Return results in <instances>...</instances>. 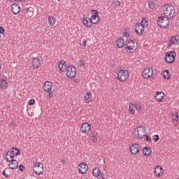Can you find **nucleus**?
I'll return each instance as SVG.
<instances>
[{
	"mask_svg": "<svg viewBox=\"0 0 179 179\" xmlns=\"http://www.w3.org/2000/svg\"><path fill=\"white\" fill-rule=\"evenodd\" d=\"M163 15L165 17H174L176 15V8L171 5H164L163 6Z\"/></svg>",
	"mask_w": 179,
	"mask_h": 179,
	"instance_id": "f257e3e1",
	"label": "nucleus"
},
{
	"mask_svg": "<svg viewBox=\"0 0 179 179\" xmlns=\"http://www.w3.org/2000/svg\"><path fill=\"white\" fill-rule=\"evenodd\" d=\"M127 41H128V43H126V48L125 50L127 52H134V51H136V48H138V43L134 40H128V38L127 39Z\"/></svg>",
	"mask_w": 179,
	"mask_h": 179,
	"instance_id": "f03ea898",
	"label": "nucleus"
},
{
	"mask_svg": "<svg viewBox=\"0 0 179 179\" xmlns=\"http://www.w3.org/2000/svg\"><path fill=\"white\" fill-rule=\"evenodd\" d=\"M157 23L161 29H166L170 24V20H169L168 17L161 16L157 19Z\"/></svg>",
	"mask_w": 179,
	"mask_h": 179,
	"instance_id": "7ed1b4c3",
	"label": "nucleus"
},
{
	"mask_svg": "<svg viewBox=\"0 0 179 179\" xmlns=\"http://www.w3.org/2000/svg\"><path fill=\"white\" fill-rule=\"evenodd\" d=\"M138 128H140V129ZM138 128L135 129L134 135L138 139H142L143 137L146 136V129H145L143 126H139Z\"/></svg>",
	"mask_w": 179,
	"mask_h": 179,
	"instance_id": "20e7f679",
	"label": "nucleus"
},
{
	"mask_svg": "<svg viewBox=\"0 0 179 179\" xmlns=\"http://www.w3.org/2000/svg\"><path fill=\"white\" fill-rule=\"evenodd\" d=\"M129 78V72L127 70L122 69L117 73V79L120 82H125Z\"/></svg>",
	"mask_w": 179,
	"mask_h": 179,
	"instance_id": "39448f33",
	"label": "nucleus"
},
{
	"mask_svg": "<svg viewBox=\"0 0 179 179\" xmlns=\"http://www.w3.org/2000/svg\"><path fill=\"white\" fill-rule=\"evenodd\" d=\"M176 52H168L165 55V61L167 64H173L176 61Z\"/></svg>",
	"mask_w": 179,
	"mask_h": 179,
	"instance_id": "423d86ee",
	"label": "nucleus"
},
{
	"mask_svg": "<svg viewBox=\"0 0 179 179\" xmlns=\"http://www.w3.org/2000/svg\"><path fill=\"white\" fill-rule=\"evenodd\" d=\"M66 76L69 79H72L76 76V68L73 66H69L66 67Z\"/></svg>",
	"mask_w": 179,
	"mask_h": 179,
	"instance_id": "0eeeda50",
	"label": "nucleus"
},
{
	"mask_svg": "<svg viewBox=\"0 0 179 179\" xmlns=\"http://www.w3.org/2000/svg\"><path fill=\"white\" fill-rule=\"evenodd\" d=\"M153 76V69L152 67H147L143 71V77L145 79H149V78H152Z\"/></svg>",
	"mask_w": 179,
	"mask_h": 179,
	"instance_id": "6e6552de",
	"label": "nucleus"
},
{
	"mask_svg": "<svg viewBox=\"0 0 179 179\" xmlns=\"http://www.w3.org/2000/svg\"><path fill=\"white\" fill-rule=\"evenodd\" d=\"M135 31L137 34V36H142L145 31V27H143L142 24H140L139 22L136 23L135 25Z\"/></svg>",
	"mask_w": 179,
	"mask_h": 179,
	"instance_id": "1a4fd4ad",
	"label": "nucleus"
},
{
	"mask_svg": "<svg viewBox=\"0 0 179 179\" xmlns=\"http://www.w3.org/2000/svg\"><path fill=\"white\" fill-rule=\"evenodd\" d=\"M139 148H141V145H139V144H132L129 148V151L131 155H138L140 152Z\"/></svg>",
	"mask_w": 179,
	"mask_h": 179,
	"instance_id": "9d476101",
	"label": "nucleus"
},
{
	"mask_svg": "<svg viewBox=\"0 0 179 179\" xmlns=\"http://www.w3.org/2000/svg\"><path fill=\"white\" fill-rule=\"evenodd\" d=\"M89 169V166L86 162L80 163L78 166V171L81 174H85L87 173V170Z\"/></svg>",
	"mask_w": 179,
	"mask_h": 179,
	"instance_id": "9b49d317",
	"label": "nucleus"
},
{
	"mask_svg": "<svg viewBox=\"0 0 179 179\" xmlns=\"http://www.w3.org/2000/svg\"><path fill=\"white\" fill-rule=\"evenodd\" d=\"M40 65H41V61L40 59L33 57L31 68H33V69H38V68H40Z\"/></svg>",
	"mask_w": 179,
	"mask_h": 179,
	"instance_id": "f8f14e48",
	"label": "nucleus"
},
{
	"mask_svg": "<svg viewBox=\"0 0 179 179\" xmlns=\"http://www.w3.org/2000/svg\"><path fill=\"white\" fill-rule=\"evenodd\" d=\"M91 128H92V126H90V124L84 123L80 126V132L86 133V132H89Z\"/></svg>",
	"mask_w": 179,
	"mask_h": 179,
	"instance_id": "ddd939ff",
	"label": "nucleus"
},
{
	"mask_svg": "<svg viewBox=\"0 0 179 179\" xmlns=\"http://www.w3.org/2000/svg\"><path fill=\"white\" fill-rule=\"evenodd\" d=\"M11 10L13 15H17L20 13V6L16 3H13L11 5Z\"/></svg>",
	"mask_w": 179,
	"mask_h": 179,
	"instance_id": "4468645a",
	"label": "nucleus"
},
{
	"mask_svg": "<svg viewBox=\"0 0 179 179\" xmlns=\"http://www.w3.org/2000/svg\"><path fill=\"white\" fill-rule=\"evenodd\" d=\"M83 23L84 26H85V27H92V26L93 24V20H92V19L86 17L83 20Z\"/></svg>",
	"mask_w": 179,
	"mask_h": 179,
	"instance_id": "2eb2a0df",
	"label": "nucleus"
},
{
	"mask_svg": "<svg viewBox=\"0 0 179 179\" xmlns=\"http://www.w3.org/2000/svg\"><path fill=\"white\" fill-rule=\"evenodd\" d=\"M17 166H19V163L16 159H11L10 164H8V167L11 170H15V169H17Z\"/></svg>",
	"mask_w": 179,
	"mask_h": 179,
	"instance_id": "dca6fc26",
	"label": "nucleus"
},
{
	"mask_svg": "<svg viewBox=\"0 0 179 179\" xmlns=\"http://www.w3.org/2000/svg\"><path fill=\"white\" fill-rule=\"evenodd\" d=\"M52 89V83L50 81H47L43 85V90L45 92H51Z\"/></svg>",
	"mask_w": 179,
	"mask_h": 179,
	"instance_id": "f3484780",
	"label": "nucleus"
},
{
	"mask_svg": "<svg viewBox=\"0 0 179 179\" xmlns=\"http://www.w3.org/2000/svg\"><path fill=\"white\" fill-rule=\"evenodd\" d=\"M124 45L125 41H124V38L121 37L116 41V48H122Z\"/></svg>",
	"mask_w": 179,
	"mask_h": 179,
	"instance_id": "a211bd4d",
	"label": "nucleus"
},
{
	"mask_svg": "<svg viewBox=\"0 0 179 179\" xmlns=\"http://www.w3.org/2000/svg\"><path fill=\"white\" fill-rule=\"evenodd\" d=\"M155 99L157 101L162 103V101H163V99H164V93L163 92H157Z\"/></svg>",
	"mask_w": 179,
	"mask_h": 179,
	"instance_id": "6ab92c4d",
	"label": "nucleus"
},
{
	"mask_svg": "<svg viewBox=\"0 0 179 179\" xmlns=\"http://www.w3.org/2000/svg\"><path fill=\"white\" fill-rule=\"evenodd\" d=\"M154 173L157 177H160L162 176V174H163V168L162 166H157L155 169Z\"/></svg>",
	"mask_w": 179,
	"mask_h": 179,
	"instance_id": "aec40b11",
	"label": "nucleus"
},
{
	"mask_svg": "<svg viewBox=\"0 0 179 179\" xmlns=\"http://www.w3.org/2000/svg\"><path fill=\"white\" fill-rule=\"evenodd\" d=\"M143 153L144 156H150V155H152V148L150 147H144Z\"/></svg>",
	"mask_w": 179,
	"mask_h": 179,
	"instance_id": "412c9836",
	"label": "nucleus"
},
{
	"mask_svg": "<svg viewBox=\"0 0 179 179\" xmlns=\"http://www.w3.org/2000/svg\"><path fill=\"white\" fill-rule=\"evenodd\" d=\"M58 67L61 72H65L66 71V68H68V66L65 65V62H60Z\"/></svg>",
	"mask_w": 179,
	"mask_h": 179,
	"instance_id": "4be33fe9",
	"label": "nucleus"
},
{
	"mask_svg": "<svg viewBox=\"0 0 179 179\" xmlns=\"http://www.w3.org/2000/svg\"><path fill=\"white\" fill-rule=\"evenodd\" d=\"M20 150L17 148H12V151L10 152V155H13V156H20Z\"/></svg>",
	"mask_w": 179,
	"mask_h": 179,
	"instance_id": "5701e85b",
	"label": "nucleus"
},
{
	"mask_svg": "<svg viewBox=\"0 0 179 179\" xmlns=\"http://www.w3.org/2000/svg\"><path fill=\"white\" fill-rule=\"evenodd\" d=\"M84 99H85L86 103H90V101H92V99H93V96H92L91 92H87L85 95Z\"/></svg>",
	"mask_w": 179,
	"mask_h": 179,
	"instance_id": "b1692460",
	"label": "nucleus"
},
{
	"mask_svg": "<svg viewBox=\"0 0 179 179\" xmlns=\"http://www.w3.org/2000/svg\"><path fill=\"white\" fill-rule=\"evenodd\" d=\"M7 83L5 78H2L0 80V89L3 90L6 89Z\"/></svg>",
	"mask_w": 179,
	"mask_h": 179,
	"instance_id": "393cba45",
	"label": "nucleus"
},
{
	"mask_svg": "<svg viewBox=\"0 0 179 179\" xmlns=\"http://www.w3.org/2000/svg\"><path fill=\"white\" fill-rule=\"evenodd\" d=\"M41 163L40 162H36L34 164V173L35 174H37V170H38V169H40V167H41Z\"/></svg>",
	"mask_w": 179,
	"mask_h": 179,
	"instance_id": "a878e982",
	"label": "nucleus"
},
{
	"mask_svg": "<svg viewBox=\"0 0 179 179\" xmlns=\"http://www.w3.org/2000/svg\"><path fill=\"white\" fill-rule=\"evenodd\" d=\"M101 173V170L99 168H95L92 171V175L94 177H99V175Z\"/></svg>",
	"mask_w": 179,
	"mask_h": 179,
	"instance_id": "bb28decb",
	"label": "nucleus"
},
{
	"mask_svg": "<svg viewBox=\"0 0 179 179\" xmlns=\"http://www.w3.org/2000/svg\"><path fill=\"white\" fill-rule=\"evenodd\" d=\"M48 20L50 26H54V24H55V19L54 18V16H48Z\"/></svg>",
	"mask_w": 179,
	"mask_h": 179,
	"instance_id": "cd10ccee",
	"label": "nucleus"
},
{
	"mask_svg": "<svg viewBox=\"0 0 179 179\" xmlns=\"http://www.w3.org/2000/svg\"><path fill=\"white\" fill-rule=\"evenodd\" d=\"M92 142H97V138L99 136L97 135V132L94 131L91 135Z\"/></svg>",
	"mask_w": 179,
	"mask_h": 179,
	"instance_id": "c85d7f7f",
	"label": "nucleus"
},
{
	"mask_svg": "<svg viewBox=\"0 0 179 179\" xmlns=\"http://www.w3.org/2000/svg\"><path fill=\"white\" fill-rule=\"evenodd\" d=\"M44 172V165L41 164V167L37 169V173H36L37 176H41L43 173Z\"/></svg>",
	"mask_w": 179,
	"mask_h": 179,
	"instance_id": "c756f323",
	"label": "nucleus"
},
{
	"mask_svg": "<svg viewBox=\"0 0 179 179\" xmlns=\"http://www.w3.org/2000/svg\"><path fill=\"white\" fill-rule=\"evenodd\" d=\"M163 76L164 79H167V80H169V79H170V71H169V70H165Z\"/></svg>",
	"mask_w": 179,
	"mask_h": 179,
	"instance_id": "7c9ffc66",
	"label": "nucleus"
},
{
	"mask_svg": "<svg viewBox=\"0 0 179 179\" xmlns=\"http://www.w3.org/2000/svg\"><path fill=\"white\" fill-rule=\"evenodd\" d=\"M139 24H141V26H143V27L149 25V22H148V20H146L145 18H143L141 23Z\"/></svg>",
	"mask_w": 179,
	"mask_h": 179,
	"instance_id": "2f4dec72",
	"label": "nucleus"
},
{
	"mask_svg": "<svg viewBox=\"0 0 179 179\" xmlns=\"http://www.w3.org/2000/svg\"><path fill=\"white\" fill-rule=\"evenodd\" d=\"M129 111L131 113V114H135V108L134 106V104L130 103L129 106Z\"/></svg>",
	"mask_w": 179,
	"mask_h": 179,
	"instance_id": "473e14b6",
	"label": "nucleus"
},
{
	"mask_svg": "<svg viewBox=\"0 0 179 179\" xmlns=\"http://www.w3.org/2000/svg\"><path fill=\"white\" fill-rule=\"evenodd\" d=\"M121 5V2L120 1H115L112 2V6L113 8H118Z\"/></svg>",
	"mask_w": 179,
	"mask_h": 179,
	"instance_id": "72a5a7b5",
	"label": "nucleus"
},
{
	"mask_svg": "<svg viewBox=\"0 0 179 179\" xmlns=\"http://www.w3.org/2000/svg\"><path fill=\"white\" fill-rule=\"evenodd\" d=\"M171 43L172 44H178V39H177V37L173 36L171 39Z\"/></svg>",
	"mask_w": 179,
	"mask_h": 179,
	"instance_id": "f704fd0d",
	"label": "nucleus"
},
{
	"mask_svg": "<svg viewBox=\"0 0 179 179\" xmlns=\"http://www.w3.org/2000/svg\"><path fill=\"white\" fill-rule=\"evenodd\" d=\"M148 5H149L150 9H155V2H153L152 1H149Z\"/></svg>",
	"mask_w": 179,
	"mask_h": 179,
	"instance_id": "c9c22d12",
	"label": "nucleus"
},
{
	"mask_svg": "<svg viewBox=\"0 0 179 179\" xmlns=\"http://www.w3.org/2000/svg\"><path fill=\"white\" fill-rule=\"evenodd\" d=\"M48 94L46 95L47 99H52V96H54L53 92H48Z\"/></svg>",
	"mask_w": 179,
	"mask_h": 179,
	"instance_id": "e433bc0d",
	"label": "nucleus"
},
{
	"mask_svg": "<svg viewBox=\"0 0 179 179\" xmlns=\"http://www.w3.org/2000/svg\"><path fill=\"white\" fill-rule=\"evenodd\" d=\"M79 65L80 66H85V65H86V62H85L83 59H80L79 61Z\"/></svg>",
	"mask_w": 179,
	"mask_h": 179,
	"instance_id": "4c0bfd02",
	"label": "nucleus"
},
{
	"mask_svg": "<svg viewBox=\"0 0 179 179\" xmlns=\"http://www.w3.org/2000/svg\"><path fill=\"white\" fill-rule=\"evenodd\" d=\"M98 179H104V173L101 172L98 176H96Z\"/></svg>",
	"mask_w": 179,
	"mask_h": 179,
	"instance_id": "58836bf2",
	"label": "nucleus"
},
{
	"mask_svg": "<svg viewBox=\"0 0 179 179\" xmlns=\"http://www.w3.org/2000/svg\"><path fill=\"white\" fill-rule=\"evenodd\" d=\"M145 141L147 142H150V143H152V138H150V136H148L145 134Z\"/></svg>",
	"mask_w": 179,
	"mask_h": 179,
	"instance_id": "ea45409f",
	"label": "nucleus"
},
{
	"mask_svg": "<svg viewBox=\"0 0 179 179\" xmlns=\"http://www.w3.org/2000/svg\"><path fill=\"white\" fill-rule=\"evenodd\" d=\"M36 103V100L31 99L29 101L28 104L29 106H33Z\"/></svg>",
	"mask_w": 179,
	"mask_h": 179,
	"instance_id": "a19ab883",
	"label": "nucleus"
},
{
	"mask_svg": "<svg viewBox=\"0 0 179 179\" xmlns=\"http://www.w3.org/2000/svg\"><path fill=\"white\" fill-rule=\"evenodd\" d=\"M92 12L94 13V16L99 17V11L97 10H92Z\"/></svg>",
	"mask_w": 179,
	"mask_h": 179,
	"instance_id": "79ce46f5",
	"label": "nucleus"
},
{
	"mask_svg": "<svg viewBox=\"0 0 179 179\" xmlns=\"http://www.w3.org/2000/svg\"><path fill=\"white\" fill-rule=\"evenodd\" d=\"M154 137H155L153 138L154 142H157L159 139H160V138L159 137V135H155Z\"/></svg>",
	"mask_w": 179,
	"mask_h": 179,
	"instance_id": "37998d69",
	"label": "nucleus"
},
{
	"mask_svg": "<svg viewBox=\"0 0 179 179\" xmlns=\"http://www.w3.org/2000/svg\"><path fill=\"white\" fill-rule=\"evenodd\" d=\"M99 22H100V16H98L96 17V20H95V22H93V24H97V23H99Z\"/></svg>",
	"mask_w": 179,
	"mask_h": 179,
	"instance_id": "c03bdc74",
	"label": "nucleus"
},
{
	"mask_svg": "<svg viewBox=\"0 0 179 179\" xmlns=\"http://www.w3.org/2000/svg\"><path fill=\"white\" fill-rule=\"evenodd\" d=\"M19 170L20 171H24V166H23L22 164L19 166Z\"/></svg>",
	"mask_w": 179,
	"mask_h": 179,
	"instance_id": "a18cd8bd",
	"label": "nucleus"
},
{
	"mask_svg": "<svg viewBox=\"0 0 179 179\" xmlns=\"http://www.w3.org/2000/svg\"><path fill=\"white\" fill-rule=\"evenodd\" d=\"M2 174H3V176H4V177H6V178H9V175H8V174L6 173V172L5 170L3 171Z\"/></svg>",
	"mask_w": 179,
	"mask_h": 179,
	"instance_id": "49530a36",
	"label": "nucleus"
},
{
	"mask_svg": "<svg viewBox=\"0 0 179 179\" xmlns=\"http://www.w3.org/2000/svg\"><path fill=\"white\" fill-rule=\"evenodd\" d=\"M178 118H179L178 113H176L175 115V117H173V121H178Z\"/></svg>",
	"mask_w": 179,
	"mask_h": 179,
	"instance_id": "de8ad7c7",
	"label": "nucleus"
},
{
	"mask_svg": "<svg viewBox=\"0 0 179 179\" xmlns=\"http://www.w3.org/2000/svg\"><path fill=\"white\" fill-rule=\"evenodd\" d=\"M5 33V29H3L2 27H0V34H3Z\"/></svg>",
	"mask_w": 179,
	"mask_h": 179,
	"instance_id": "09e8293b",
	"label": "nucleus"
},
{
	"mask_svg": "<svg viewBox=\"0 0 179 179\" xmlns=\"http://www.w3.org/2000/svg\"><path fill=\"white\" fill-rule=\"evenodd\" d=\"M90 19H91V20H92V22H93V20H96V19H97V17H96V15H92V17H91V18H90Z\"/></svg>",
	"mask_w": 179,
	"mask_h": 179,
	"instance_id": "8fccbe9b",
	"label": "nucleus"
},
{
	"mask_svg": "<svg viewBox=\"0 0 179 179\" xmlns=\"http://www.w3.org/2000/svg\"><path fill=\"white\" fill-rule=\"evenodd\" d=\"M87 43V41H86V39H84L83 41V47H86V43Z\"/></svg>",
	"mask_w": 179,
	"mask_h": 179,
	"instance_id": "3c124183",
	"label": "nucleus"
},
{
	"mask_svg": "<svg viewBox=\"0 0 179 179\" xmlns=\"http://www.w3.org/2000/svg\"><path fill=\"white\" fill-rule=\"evenodd\" d=\"M127 36H128V31L125 29L124 31V37H127Z\"/></svg>",
	"mask_w": 179,
	"mask_h": 179,
	"instance_id": "603ef678",
	"label": "nucleus"
},
{
	"mask_svg": "<svg viewBox=\"0 0 179 179\" xmlns=\"http://www.w3.org/2000/svg\"><path fill=\"white\" fill-rule=\"evenodd\" d=\"M10 152H12V151L8 150V151L6 152V154H5L6 157H7V156H9V153H10Z\"/></svg>",
	"mask_w": 179,
	"mask_h": 179,
	"instance_id": "864d4df0",
	"label": "nucleus"
},
{
	"mask_svg": "<svg viewBox=\"0 0 179 179\" xmlns=\"http://www.w3.org/2000/svg\"><path fill=\"white\" fill-rule=\"evenodd\" d=\"M141 108H142V107H141V106H139L138 105L136 106V110H141Z\"/></svg>",
	"mask_w": 179,
	"mask_h": 179,
	"instance_id": "5fc2aeb1",
	"label": "nucleus"
},
{
	"mask_svg": "<svg viewBox=\"0 0 179 179\" xmlns=\"http://www.w3.org/2000/svg\"><path fill=\"white\" fill-rule=\"evenodd\" d=\"M62 163H63V164H65L66 163V160H65V159H62Z\"/></svg>",
	"mask_w": 179,
	"mask_h": 179,
	"instance_id": "6e6d98bb",
	"label": "nucleus"
},
{
	"mask_svg": "<svg viewBox=\"0 0 179 179\" xmlns=\"http://www.w3.org/2000/svg\"><path fill=\"white\" fill-rule=\"evenodd\" d=\"M16 2H24V1H27V0H15Z\"/></svg>",
	"mask_w": 179,
	"mask_h": 179,
	"instance_id": "4d7b16f0",
	"label": "nucleus"
},
{
	"mask_svg": "<svg viewBox=\"0 0 179 179\" xmlns=\"http://www.w3.org/2000/svg\"><path fill=\"white\" fill-rule=\"evenodd\" d=\"M6 161L7 162V163H10V160H9V158L8 157L6 158Z\"/></svg>",
	"mask_w": 179,
	"mask_h": 179,
	"instance_id": "13d9d810",
	"label": "nucleus"
},
{
	"mask_svg": "<svg viewBox=\"0 0 179 179\" xmlns=\"http://www.w3.org/2000/svg\"><path fill=\"white\" fill-rule=\"evenodd\" d=\"M29 9H30V8L27 7L24 8V10H26V12H29Z\"/></svg>",
	"mask_w": 179,
	"mask_h": 179,
	"instance_id": "bf43d9fd",
	"label": "nucleus"
},
{
	"mask_svg": "<svg viewBox=\"0 0 179 179\" xmlns=\"http://www.w3.org/2000/svg\"><path fill=\"white\" fill-rule=\"evenodd\" d=\"M15 158V156L13 155H10V159H14Z\"/></svg>",
	"mask_w": 179,
	"mask_h": 179,
	"instance_id": "052dcab7",
	"label": "nucleus"
},
{
	"mask_svg": "<svg viewBox=\"0 0 179 179\" xmlns=\"http://www.w3.org/2000/svg\"><path fill=\"white\" fill-rule=\"evenodd\" d=\"M15 123L13 122L10 123V125L12 127V125H13Z\"/></svg>",
	"mask_w": 179,
	"mask_h": 179,
	"instance_id": "680f3d73",
	"label": "nucleus"
},
{
	"mask_svg": "<svg viewBox=\"0 0 179 179\" xmlns=\"http://www.w3.org/2000/svg\"><path fill=\"white\" fill-rule=\"evenodd\" d=\"M2 69V65L0 64V70Z\"/></svg>",
	"mask_w": 179,
	"mask_h": 179,
	"instance_id": "e2e57ef3",
	"label": "nucleus"
},
{
	"mask_svg": "<svg viewBox=\"0 0 179 179\" xmlns=\"http://www.w3.org/2000/svg\"><path fill=\"white\" fill-rule=\"evenodd\" d=\"M93 22H96V20H94Z\"/></svg>",
	"mask_w": 179,
	"mask_h": 179,
	"instance_id": "0e129e2a",
	"label": "nucleus"
},
{
	"mask_svg": "<svg viewBox=\"0 0 179 179\" xmlns=\"http://www.w3.org/2000/svg\"><path fill=\"white\" fill-rule=\"evenodd\" d=\"M22 179H24V178H22Z\"/></svg>",
	"mask_w": 179,
	"mask_h": 179,
	"instance_id": "69168bd1",
	"label": "nucleus"
}]
</instances>
